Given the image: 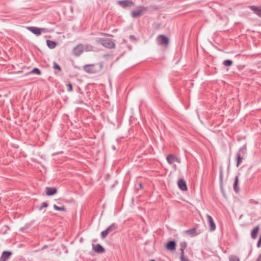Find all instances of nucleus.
<instances>
[{
    "instance_id": "f257e3e1",
    "label": "nucleus",
    "mask_w": 261,
    "mask_h": 261,
    "mask_svg": "<svg viewBox=\"0 0 261 261\" xmlns=\"http://www.w3.org/2000/svg\"><path fill=\"white\" fill-rule=\"evenodd\" d=\"M96 42L108 48L112 49L115 47L114 42L109 38H97Z\"/></svg>"
},
{
    "instance_id": "9b49d317",
    "label": "nucleus",
    "mask_w": 261,
    "mask_h": 261,
    "mask_svg": "<svg viewBox=\"0 0 261 261\" xmlns=\"http://www.w3.org/2000/svg\"><path fill=\"white\" fill-rule=\"evenodd\" d=\"M178 186L179 188L182 191H186L187 190L186 182L183 179H180L178 181Z\"/></svg>"
},
{
    "instance_id": "7c9ffc66",
    "label": "nucleus",
    "mask_w": 261,
    "mask_h": 261,
    "mask_svg": "<svg viewBox=\"0 0 261 261\" xmlns=\"http://www.w3.org/2000/svg\"><path fill=\"white\" fill-rule=\"evenodd\" d=\"M48 206V204L47 202H43L42 204H41V206H40V207L39 208V210H42V209L43 208V207H46L47 206Z\"/></svg>"
},
{
    "instance_id": "6e6552de",
    "label": "nucleus",
    "mask_w": 261,
    "mask_h": 261,
    "mask_svg": "<svg viewBox=\"0 0 261 261\" xmlns=\"http://www.w3.org/2000/svg\"><path fill=\"white\" fill-rule=\"evenodd\" d=\"M84 49V46L82 44H79L73 48V54L76 56H79L83 52Z\"/></svg>"
},
{
    "instance_id": "7ed1b4c3",
    "label": "nucleus",
    "mask_w": 261,
    "mask_h": 261,
    "mask_svg": "<svg viewBox=\"0 0 261 261\" xmlns=\"http://www.w3.org/2000/svg\"><path fill=\"white\" fill-rule=\"evenodd\" d=\"M246 147L244 145L242 146L239 150V151L237 153V167H239V166L242 162V160L244 159V155L246 153Z\"/></svg>"
},
{
    "instance_id": "423d86ee",
    "label": "nucleus",
    "mask_w": 261,
    "mask_h": 261,
    "mask_svg": "<svg viewBox=\"0 0 261 261\" xmlns=\"http://www.w3.org/2000/svg\"><path fill=\"white\" fill-rule=\"evenodd\" d=\"M156 41L160 45H166L169 43L168 38L164 35H159L156 38Z\"/></svg>"
},
{
    "instance_id": "412c9836",
    "label": "nucleus",
    "mask_w": 261,
    "mask_h": 261,
    "mask_svg": "<svg viewBox=\"0 0 261 261\" xmlns=\"http://www.w3.org/2000/svg\"><path fill=\"white\" fill-rule=\"evenodd\" d=\"M179 246H180V251H181V253L184 254V250H185V248L187 246V242H181L180 243Z\"/></svg>"
},
{
    "instance_id": "ea45409f",
    "label": "nucleus",
    "mask_w": 261,
    "mask_h": 261,
    "mask_svg": "<svg viewBox=\"0 0 261 261\" xmlns=\"http://www.w3.org/2000/svg\"><path fill=\"white\" fill-rule=\"evenodd\" d=\"M150 261H155L154 259H151Z\"/></svg>"
},
{
    "instance_id": "20e7f679",
    "label": "nucleus",
    "mask_w": 261,
    "mask_h": 261,
    "mask_svg": "<svg viewBox=\"0 0 261 261\" xmlns=\"http://www.w3.org/2000/svg\"><path fill=\"white\" fill-rule=\"evenodd\" d=\"M117 4L122 8L125 9L135 6L134 2L129 0L118 1H117Z\"/></svg>"
},
{
    "instance_id": "72a5a7b5",
    "label": "nucleus",
    "mask_w": 261,
    "mask_h": 261,
    "mask_svg": "<svg viewBox=\"0 0 261 261\" xmlns=\"http://www.w3.org/2000/svg\"><path fill=\"white\" fill-rule=\"evenodd\" d=\"M261 246V235L260 236L259 239L258 240L257 243V247H260Z\"/></svg>"
},
{
    "instance_id": "4be33fe9",
    "label": "nucleus",
    "mask_w": 261,
    "mask_h": 261,
    "mask_svg": "<svg viewBox=\"0 0 261 261\" xmlns=\"http://www.w3.org/2000/svg\"><path fill=\"white\" fill-rule=\"evenodd\" d=\"M186 232L191 236L196 235V229L195 228L187 230Z\"/></svg>"
},
{
    "instance_id": "f8f14e48",
    "label": "nucleus",
    "mask_w": 261,
    "mask_h": 261,
    "mask_svg": "<svg viewBox=\"0 0 261 261\" xmlns=\"http://www.w3.org/2000/svg\"><path fill=\"white\" fill-rule=\"evenodd\" d=\"M249 8L258 16L261 18V7L254 6H249Z\"/></svg>"
},
{
    "instance_id": "39448f33",
    "label": "nucleus",
    "mask_w": 261,
    "mask_h": 261,
    "mask_svg": "<svg viewBox=\"0 0 261 261\" xmlns=\"http://www.w3.org/2000/svg\"><path fill=\"white\" fill-rule=\"evenodd\" d=\"M27 29L36 35H40L41 32L44 33L47 32V29L45 28H39L35 27H28Z\"/></svg>"
},
{
    "instance_id": "4c0bfd02",
    "label": "nucleus",
    "mask_w": 261,
    "mask_h": 261,
    "mask_svg": "<svg viewBox=\"0 0 261 261\" xmlns=\"http://www.w3.org/2000/svg\"><path fill=\"white\" fill-rule=\"evenodd\" d=\"M102 34L103 35H104V36H110V35L107 34H105V33H102Z\"/></svg>"
},
{
    "instance_id": "aec40b11",
    "label": "nucleus",
    "mask_w": 261,
    "mask_h": 261,
    "mask_svg": "<svg viewBox=\"0 0 261 261\" xmlns=\"http://www.w3.org/2000/svg\"><path fill=\"white\" fill-rule=\"evenodd\" d=\"M117 228V226L115 223H112L111 225H110L107 228V230L109 231V232H113L116 230Z\"/></svg>"
},
{
    "instance_id": "2f4dec72",
    "label": "nucleus",
    "mask_w": 261,
    "mask_h": 261,
    "mask_svg": "<svg viewBox=\"0 0 261 261\" xmlns=\"http://www.w3.org/2000/svg\"><path fill=\"white\" fill-rule=\"evenodd\" d=\"M67 88H68V89L67 90L68 91H72V85L71 83H68L67 85Z\"/></svg>"
},
{
    "instance_id": "0eeeda50",
    "label": "nucleus",
    "mask_w": 261,
    "mask_h": 261,
    "mask_svg": "<svg viewBox=\"0 0 261 261\" xmlns=\"http://www.w3.org/2000/svg\"><path fill=\"white\" fill-rule=\"evenodd\" d=\"M207 220V223L209 226V230L213 231L216 229V224L213 220V218L209 215L207 214L206 216Z\"/></svg>"
},
{
    "instance_id": "393cba45",
    "label": "nucleus",
    "mask_w": 261,
    "mask_h": 261,
    "mask_svg": "<svg viewBox=\"0 0 261 261\" xmlns=\"http://www.w3.org/2000/svg\"><path fill=\"white\" fill-rule=\"evenodd\" d=\"M109 233L110 232H109V231L107 230V229L106 230L101 231V238L102 239H105Z\"/></svg>"
},
{
    "instance_id": "1a4fd4ad",
    "label": "nucleus",
    "mask_w": 261,
    "mask_h": 261,
    "mask_svg": "<svg viewBox=\"0 0 261 261\" xmlns=\"http://www.w3.org/2000/svg\"><path fill=\"white\" fill-rule=\"evenodd\" d=\"M12 254V252L11 251H3L0 257V261H8Z\"/></svg>"
},
{
    "instance_id": "dca6fc26",
    "label": "nucleus",
    "mask_w": 261,
    "mask_h": 261,
    "mask_svg": "<svg viewBox=\"0 0 261 261\" xmlns=\"http://www.w3.org/2000/svg\"><path fill=\"white\" fill-rule=\"evenodd\" d=\"M259 230L258 225L255 226L251 231V237L253 239H255L257 237V234Z\"/></svg>"
},
{
    "instance_id": "f3484780",
    "label": "nucleus",
    "mask_w": 261,
    "mask_h": 261,
    "mask_svg": "<svg viewBox=\"0 0 261 261\" xmlns=\"http://www.w3.org/2000/svg\"><path fill=\"white\" fill-rule=\"evenodd\" d=\"M238 185H239V177L238 176H236L235 177V179H234V181L233 185V190L236 193L239 192L240 191V188L239 187Z\"/></svg>"
},
{
    "instance_id": "ddd939ff",
    "label": "nucleus",
    "mask_w": 261,
    "mask_h": 261,
    "mask_svg": "<svg viewBox=\"0 0 261 261\" xmlns=\"http://www.w3.org/2000/svg\"><path fill=\"white\" fill-rule=\"evenodd\" d=\"M176 244L174 241H169L166 245V248L170 251H173L176 248Z\"/></svg>"
},
{
    "instance_id": "b1692460",
    "label": "nucleus",
    "mask_w": 261,
    "mask_h": 261,
    "mask_svg": "<svg viewBox=\"0 0 261 261\" xmlns=\"http://www.w3.org/2000/svg\"><path fill=\"white\" fill-rule=\"evenodd\" d=\"M232 64V61L230 60H226L223 62L225 66H230Z\"/></svg>"
},
{
    "instance_id": "6ab92c4d",
    "label": "nucleus",
    "mask_w": 261,
    "mask_h": 261,
    "mask_svg": "<svg viewBox=\"0 0 261 261\" xmlns=\"http://www.w3.org/2000/svg\"><path fill=\"white\" fill-rule=\"evenodd\" d=\"M46 43H47V46L50 49L54 48L57 44L55 41L50 40H47L46 41Z\"/></svg>"
},
{
    "instance_id": "f03ea898",
    "label": "nucleus",
    "mask_w": 261,
    "mask_h": 261,
    "mask_svg": "<svg viewBox=\"0 0 261 261\" xmlns=\"http://www.w3.org/2000/svg\"><path fill=\"white\" fill-rule=\"evenodd\" d=\"M147 11V8L143 6H139L136 10H133L130 13L133 18H136L142 16L143 13Z\"/></svg>"
},
{
    "instance_id": "e433bc0d",
    "label": "nucleus",
    "mask_w": 261,
    "mask_h": 261,
    "mask_svg": "<svg viewBox=\"0 0 261 261\" xmlns=\"http://www.w3.org/2000/svg\"><path fill=\"white\" fill-rule=\"evenodd\" d=\"M175 161L177 162L178 163H180L179 159L176 157Z\"/></svg>"
},
{
    "instance_id": "cd10ccee",
    "label": "nucleus",
    "mask_w": 261,
    "mask_h": 261,
    "mask_svg": "<svg viewBox=\"0 0 261 261\" xmlns=\"http://www.w3.org/2000/svg\"><path fill=\"white\" fill-rule=\"evenodd\" d=\"M31 73L40 75L41 74V71L38 68H35L31 71Z\"/></svg>"
},
{
    "instance_id": "a878e982",
    "label": "nucleus",
    "mask_w": 261,
    "mask_h": 261,
    "mask_svg": "<svg viewBox=\"0 0 261 261\" xmlns=\"http://www.w3.org/2000/svg\"><path fill=\"white\" fill-rule=\"evenodd\" d=\"M229 261H240L239 258L234 255H230L229 257Z\"/></svg>"
},
{
    "instance_id": "c9c22d12",
    "label": "nucleus",
    "mask_w": 261,
    "mask_h": 261,
    "mask_svg": "<svg viewBox=\"0 0 261 261\" xmlns=\"http://www.w3.org/2000/svg\"><path fill=\"white\" fill-rule=\"evenodd\" d=\"M130 39H135V37L134 35H130L129 36Z\"/></svg>"
},
{
    "instance_id": "473e14b6",
    "label": "nucleus",
    "mask_w": 261,
    "mask_h": 261,
    "mask_svg": "<svg viewBox=\"0 0 261 261\" xmlns=\"http://www.w3.org/2000/svg\"><path fill=\"white\" fill-rule=\"evenodd\" d=\"M180 258L181 261H189L188 259L185 258L184 254L181 253Z\"/></svg>"
},
{
    "instance_id": "bb28decb",
    "label": "nucleus",
    "mask_w": 261,
    "mask_h": 261,
    "mask_svg": "<svg viewBox=\"0 0 261 261\" xmlns=\"http://www.w3.org/2000/svg\"><path fill=\"white\" fill-rule=\"evenodd\" d=\"M223 168H222V167H220V184L221 186H222V182H223Z\"/></svg>"
},
{
    "instance_id": "a211bd4d",
    "label": "nucleus",
    "mask_w": 261,
    "mask_h": 261,
    "mask_svg": "<svg viewBox=\"0 0 261 261\" xmlns=\"http://www.w3.org/2000/svg\"><path fill=\"white\" fill-rule=\"evenodd\" d=\"M166 159L168 163L171 165L175 161L176 156L170 154L167 156Z\"/></svg>"
},
{
    "instance_id": "2eb2a0df",
    "label": "nucleus",
    "mask_w": 261,
    "mask_h": 261,
    "mask_svg": "<svg viewBox=\"0 0 261 261\" xmlns=\"http://www.w3.org/2000/svg\"><path fill=\"white\" fill-rule=\"evenodd\" d=\"M93 249L97 253H103L105 251V248L99 244L93 245Z\"/></svg>"
},
{
    "instance_id": "f704fd0d",
    "label": "nucleus",
    "mask_w": 261,
    "mask_h": 261,
    "mask_svg": "<svg viewBox=\"0 0 261 261\" xmlns=\"http://www.w3.org/2000/svg\"><path fill=\"white\" fill-rule=\"evenodd\" d=\"M255 261H261V253L259 255Z\"/></svg>"
},
{
    "instance_id": "5701e85b",
    "label": "nucleus",
    "mask_w": 261,
    "mask_h": 261,
    "mask_svg": "<svg viewBox=\"0 0 261 261\" xmlns=\"http://www.w3.org/2000/svg\"><path fill=\"white\" fill-rule=\"evenodd\" d=\"M53 207H54V208L57 211H64V212L66 211V208H65L64 206L60 207V206H57L56 204H54Z\"/></svg>"
},
{
    "instance_id": "58836bf2",
    "label": "nucleus",
    "mask_w": 261,
    "mask_h": 261,
    "mask_svg": "<svg viewBox=\"0 0 261 261\" xmlns=\"http://www.w3.org/2000/svg\"><path fill=\"white\" fill-rule=\"evenodd\" d=\"M47 247V246H44L42 248V250L44 249V248H46Z\"/></svg>"
},
{
    "instance_id": "4468645a",
    "label": "nucleus",
    "mask_w": 261,
    "mask_h": 261,
    "mask_svg": "<svg viewBox=\"0 0 261 261\" xmlns=\"http://www.w3.org/2000/svg\"><path fill=\"white\" fill-rule=\"evenodd\" d=\"M46 195L51 196L57 193V190L55 187H46L45 188Z\"/></svg>"
},
{
    "instance_id": "9d476101",
    "label": "nucleus",
    "mask_w": 261,
    "mask_h": 261,
    "mask_svg": "<svg viewBox=\"0 0 261 261\" xmlns=\"http://www.w3.org/2000/svg\"><path fill=\"white\" fill-rule=\"evenodd\" d=\"M84 70L89 73H93L96 72V70L94 69V66L92 64L86 65L84 66Z\"/></svg>"
},
{
    "instance_id": "c85d7f7f",
    "label": "nucleus",
    "mask_w": 261,
    "mask_h": 261,
    "mask_svg": "<svg viewBox=\"0 0 261 261\" xmlns=\"http://www.w3.org/2000/svg\"><path fill=\"white\" fill-rule=\"evenodd\" d=\"M93 47L91 45H86L84 46V49L87 51H91L93 49Z\"/></svg>"
},
{
    "instance_id": "c756f323",
    "label": "nucleus",
    "mask_w": 261,
    "mask_h": 261,
    "mask_svg": "<svg viewBox=\"0 0 261 261\" xmlns=\"http://www.w3.org/2000/svg\"><path fill=\"white\" fill-rule=\"evenodd\" d=\"M54 68L57 69L59 71H61V68L56 62H54Z\"/></svg>"
}]
</instances>
